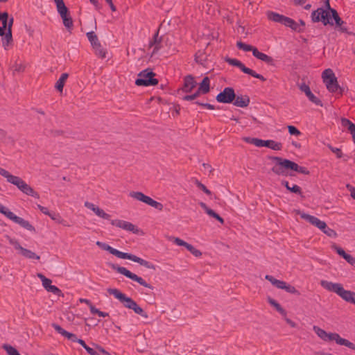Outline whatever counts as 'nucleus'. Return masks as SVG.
<instances>
[{
	"label": "nucleus",
	"mask_w": 355,
	"mask_h": 355,
	"mask_svg": "<svg viewBox=\"0 0 355 355\" xmlns=\"http://www.w3.org/2000/svg\"><path fill=\"white\" fill-rule=\"evenodd\" d=\"M64 26L69 30H71L73 26V19L71 16L62 21Z\"/></svg>",
	"instance_id": "nucleus-46"
},
{
	"label": "nucleus",
	"mask_w": 355,
	"mask_h": 355,
	"mask_svg": "<svg viewBox=\"0 0 355 355\" xmlns=\"http://www.w3.org/2000/svg\"><path fill=\"white\" fill-rule=\"evenodd\" d=\"M68 77L69 74L67 73H63L61 74L60 78L57 80L55 85V87L58 91L60 92H62L64 85Z\"/></svg>",
	"instance_id": "nucleus-28"
},
{
	"label": "nucleus",
	"mask_w": 355,
	"mask_h": 355,
	"mask_svg": "<svg viewBox=\"0 0 355 355\" xmlns=\"http://www.w3.org/2000/svg\"><path fill=\"white\" fill-rule=\"evenodd\" d=\"M322 78L329 92L338 93L340 95H343L344 89L338 85L337 78L331 69L324 70L322 73Z\"/></svg>",
	"instance_id": "nucleus-6"
},
{
	"label": "nucleus",
	"mask_w": 355,
	"mask_h": 355,
	"mask_svg": "<svg viewBox=\"0 0 355 355\" xmlns=\"http://www.w3.org/2000/svg\"><path fill=\"white\" fill-rule=\"evenodd\" d=\"M236 98L234 90L232 87H225L223 92H220L216 97L218 103H231Z\"/></svg>",
	"instance_id": "nucleus-12"
},
{
	"label": "nucleus",
	"mask_w": 355,
	"mask_h": 355,
	"mask_svg": "<svg viewBox=\"0 0 355 355\" xmlns=\"http://www.w3.org/2000/svg\"><path fill=\"white\" fill-rule=\"evenodd\" d=\"M3 348L8 355H20L17 349L10 345H3Z\"/></svg>",
	"instance_id": "nucleus-38"
},
{
	"label": "nucleus",
	"mask_w": 355,
	"mask_h": 355,
	"mask_svg": "<svg viewBox=\"0 0 355 355\" xmlns=\"http://www.w3.org/2000/svg\"><path fill=\"white\" fill-rule=\"evenodd\" d=\"M159 30L157 29L149 43V47H153L152 55L156 54L162 47V37H159Z\"/></svg>",
	"instance_id": "nucleus-19"
},
{
	"label": "nucleus",
	"mask_w": 355,
	"mask_h": 355,
	"mask_svg": "<svg viewBox=\"0 0 355 355\" xmlns=\"http://www.w3.org/2000/svg\"><path fill=\"white\" fill-rule=\"evenodd\" d=\"M234 101V105L239 107H246L250 103V98L248 96H238Z\"/></svg>",
	"instance_id": "nucleus-26"
},
{
	"label": "nucleus",
	"mask_w": 355,
	"mask_h": 355,
	"mask_svg": "<svg viewBox=\"0 0 355 355\" xmlns=\"http://www.w3.org/2000/svg\"><path fill=\"white\" fill-rule=\"evenodd\" d=\"M108 265L110 266V268L112 270H116L117 272H119L121 275H123L126 277H128L135 282H137L140 285H141L146 288L153 290L154 287L151 284L147 283L143 278H141V277L137 276L136 274L130 272L125 267H122V266H119L117 264H114V263H108Z\"/></svg>",
	"instance_id": "nucleus-7"
},
{
	"label": "nucleus",
	"mask_w": 355,
	"mask_h": 355,
	"mask_svg": "<svg viewBox=\"0 0 355 355\" xmlns=\"http://www.w3.org/2000/svg\"><path fill=\"white\" fill-rule=\"evenodd\" d=\"M268 302L270 305L273 306L277 311H278L282 315L286 316V311L282 306L274 299L268 298Z\"/></svg>",
	"instance_id": "nucleus-32"
},
{
	"label": "nucleus",
	"mask_w": 355,
	"mask_h": 355,
	"mask_svg": "<svg viewBox=\"0 0 355 355\" xmlns=\"http://www.w3.org/2000/svg\"><path fill=\"white\" fill-rule=\"evenodd\" d=\"M130 196L137 200L143 202L155 208L156 209H157L159 211H162L164 208V206L162 203L154 200L150 197L144 195L142 192L132 191L130 193Z\"/></svg>",
	"instance_id": "nucleus-11"
},
{
	"label": "nucleus",
	"mask_w": 355,
	"mask_h": 355,
	"mask_svg": "<svg viewBox=\"0 0 355 355\" xmlns=\"http://www.w3.org/2000/svg\"><path fill=\"white\" fill-rule=\"evenodd\" d=\"M288 130L290 135L300 136L302 133L301 132L293 125H288Z\"/></svg>",
	"instance_id": "nucleus-50"
},
{
	"label": "nucleus",
	"mask_w": 355,
	"mask_h": 355,
	"mask_svg": "<svg viewBox=\"0 0 355 355\" xmlns=\"http://www.w3.org/2000/svg\"><path fill=\"white\" fill-rule=\"evenodd\" d=\"M288 191L291 193L300 195L302 196V191L300 187L297 184H293L292 187H290V189Z\"/></svg>",
	"instance_id": "nucleus-48"
},
{
	"label": "nucleus",
	"mask_w": 355,
	"mask_h": 355,
	"mask_svg": "<svg viewBox=\"0 0 355 355\" xmlns=\"http://www.w3.org/2000/svg\"><path fill=\"white\" fill-rule=\"evenodd\" d=\"M111 224L117 227L121 228L128 232H131L134 234H139L141 231L137 226L131 223L130 222L123 220H112Z\"/></svg>",
	"instance_id": "nucleus-13"
},
{
	"label": "nucleus",
	"mask_w": 355,
	"mask_h": 355,
	"mask_svg": "<svg viewBox=\"0 0 355 355\" xmlns=\"http://www.w3.org/2000/svg\"><path fill=\"white\" fill-rule=\"evenodd\" d=\"M201 191L205 192L207 196H209L210 199L213 198V194L210 190H209L203 184L201 183Z\"/></svg>",
	"instance_id": "nucleus-57"
},
{
	"label": "nucleus",
	"mask_w": 355,
	"mask_h": 355,
	"mask_svg": "<svg viewBox=\"0 0 355 355\" xmlns=\"http://www.w3.org/2000/svg\"><path fill=\"white\" fill-rule=\"evenodd\" d=\"M95 214L98 216L106 220H110L111 218V216L110 214L105 213L102 209L99 207H96Z\"/></svg>",
	"instance_id": "nucleus-41"
},
{
	"label": "nucleus",
	"mask_w": 355,
	"mask_h": 355,
	"mask_svg": "<svg viewBox=\"0 0 355 355\" xmlns=\"http://www.w3.org/2000/svg\"><path fill=\"white\" fill-rule=\"evenodd\" d=\"M173 242H174V243H175L176 245H178L179 246H184L185 247L186 245H187V242L180 239V238H173Z\"/></svg>",
	"instance_id": "nucleus-56"
},
{
	"label": "nucleus",
	"mask_w": 355,
	"mask_h": 355,
	"mask_svg": "<svg viewBox=\"0 0 355 355\" xmlns=\"http://www.w3.org/2000/svg\"><path fill=\"white\" fill-rule=\"evenodd\" d=\"M301 218L306 220L311 225L317 227L320 230H322V229H325L326 227V223L320 220L318 218L314 216L303 213L302 214H301Z\"/></svg>",
	"instance_id": "nucleus-16"
},
{
	"label": "nucleus",
	"mask_w": 355,
	"mask_h": 355,
	"mask_svg": "<svg viewBox=\"0 0 355 355\" xmlns=\"http://www.w3.org/2000/svg\"><path fill=\"white\" fill-rule=\"evenodd\" d=\"M155 73L151 69H146L141 71L138 74V78L135 80V85L137 86H154L159 83L157 78H155Z\"/></svg>",
	"instance_id": "nucleus-8"
},
{
	"label": "nucleus",
	"mask_w": 355,
	"mask_h": 355,
	"mask_svg": "<svg viewBox=\"0 0 355 355\" xmlns=\"http://www.w3.org/2000/svg\"><path fill=\"white\" fill-rule=\"evenodd\" d=\"M313 331L319 338L325 341L328 334L326 331L317 326L313 327Z\"/></svg>",
	"instance_id": "nucleus-37"
},
{
	"label": "nucleus",
	"mask_w": 355,
	"mask_h": 355,
	"mask_svg": "<svg viewBox=\"0 0 355 355\" xmlns=\"http://www.w3.org/2000/svg\"><path fill=\"white\" fill-rule=\"evenodd\" d=\"M21 255L30 259H40V256L37 255L35 252L30 250L24 248L21 252Z\"/></svg>",
	"instance_id": "nucleus-36"
},
{
	"label": "nucleus",
	"mask_w": 355,
	"mask_h": 355,
	"mask_svg": "<svg viewBox=\"0 0 355 355\" xmlns=\"http://www.w3.org/2000/svg\"><path fill=\"white\" fill-rule=\"evenodd\" d=\"M8 13L7 12H0V21L2 23V26L7 28Z\"/></svg>",
	"instance_id": "nucleus-45"
},
{
	"label": "nucleus",
	"mask_w": 355,
	"mask_h": 355,
	"mask_svg": "<svg viewBox=\"0 0 355 355\" xmlns=\"http://www.w3.org/2000/svg\"><path fill=\"white\" fill-rule=\"evenodd\" d=\"M48 216L53 220L58 223H60L61 216L59 214L55 213L54 211H50Z\"/></svg>",
	"instance_id": "nucleus-53"
},
{
	"label": "nucleus",
	"mask_w": 355,
	"mask_h": 355,
	"mask_svg": "<svg viewBox=\"0 0 355 355\" xmlns=\"http://www.w3.org/2000/svg\"><path fill=\"white\" fill-rule=\"evenodd\" d=\"M334 340L337 344L340 345H344L352 350L355 351V344L350 342L349 340L343 338L337 333H328L325 341H333Z\"/></svg>",
	"instance_id": "nucleus-14"
},
{
	"label": "nucleus",
	"mask_w": 355,
	"mask_h": 355,
	"mask_svg": "<svg viewBox=\"0 0 355 355\" xmlns=\"http://www.w3.org/2000/svg\"><path fill=\"white\" fill-rule=\"evenodd\" d=\"M10 244H12V245L14 246V248H15V250H20V252H21L23 251V250L24 249V248H23V247L19 244V243L17 241H16V240H15V241H13V240H10Z\"/></svg>",
	"instance_id": "nucleus-55"
},
{
	"label": "nucleus",
	"mask_w": 355,
	"mask_h": 355,
	"mask_svg": "<svg viewBox=\"0 0 355 355\" xmlns=\"http://www.w3.org/2000/svg\"><path fill=\"white\" fill-rule=\"evenodd\" d=\"M322 231L330 237L334 236L336 234V232L334 230L329 227L327 225L325 229H322Z\"/></svg>",
	"instance_id": "nucleus-54"
},
{
	"label": "nucleus",
	"mask_w": 355,
	"mask_h": 355,
	"mask_svg": "<svg viewBox=\"0 0 355 355\" xmlns=\"http://www.w3.org/2000/svg\"><path fill=\"white\" fill-rule=\"evenodd\" d=\"M94 50V53L96 55H97L98 58L104 59L106 58L107 51L105 49H104L101 43L97 44L96 46H94L92 47Z\"/></svg>",
	"instance_id": "nucleus-29"
},
{
	"label": "nucleus",
	"mask_w": 355,
	"mask_h": 355,
	"mask_svg": "<svg viewBox=\"0 0 355 355\" xmlns=\"http://www.w3.org/2000/svg\"><path fill=\"white\" fill-rule=\"evenodd\" d=\"M6 217L30 232H36L35 228L28 220H26L24 218L16 216L11 211L7 213Z\"/></svg>",
	"instance_id": "nucleus-15"
},
{
	"label": "nucleus",
	"mask_w": 355,
	"mask_h": 355,
	"mask_svg": "<svg viewBox=\"0 0 355 355\" xmlns=\"http://www.w3.org/2000/svg\"><path fill=\"white\" fill-rule=\"evenodd\" d=\"M0 175L3 177L6 178L7 181L10 183V182L12 180V179L15 178V175H13L10 174L8 171L6 169L0 167Z\"/></svg>",
	"instance_id": "nucleus-40"
},
{
	"label": "nucleus",
	"mask_w": 355,
	"mask_h": 355,
	"mask_svg": "<svg viewBox=\"0 0 355 355\" xmlns=\"http://www.w3.org/2000/svg\"><path fill=\"white\" fill-rule=\"evenodd\" d=\"M185 248L196 257H200V250L196 249L193 245L187 243Z\"/></svg>",
	"instance_id": "nucleus-51"
},
{
	"label": "nucleus",
	"mask_w": 355,
	"mask_h": 355,
	"mask_svg": "<svg viewBox=\"0 0 355 355\" xmlns=\"http://www.w3.org/2000/svg\"><path fill=\"white\" fill-rule=\"evenodd\" d=\"M266 15L268 19L272 21L279 23L298 33L304 31L303 27L305 26V22L303 20L300 21V26L294 19L273 11H268Z\"/></svg>",
	"instance_id": "nucleus-4"
},
{
	"label": "nucleus",
	"mask_w": 355,
	"mask_h": 355,
	"mask_svg": "<svg viewBox=\"0 0 355 355\" xmlns=\"http://www.w3.org/2000/svg\"><path fill=\"white\" fill-rule=\"evenodd\" d=\"M270 159L275 162V165L272 168V171L277 175H284L285 170L291 169L299 173L309 175L310 173L307 168L299 166L295 162L279 157H271Z\"/></svg>",
	"instance_id": "nucleus-1"
},
{
	"label": "nucleus",
	"mask_w": 355,
	"mask_h": 355,
	"mask_svg": "<svg viewBox=\"0 0 355 355\" xmlns=\"http://www.w3.org/2000/svg\"><path fill=\"white\" fill-rule=\"evenodd\" d=\"M346 261L352 266L355 267V257H352V255H349V257H347Z\"/></svg>",
	"instance_id": "nucleus-63"
},
{
	"label": "nucleus",
	"mask_w": 355,
	"mask_h": 355,
	"mask_svg": "<svg viewBox=\"0 0 355 355\" xmlns=\"http://www.w3.org/2000/svg\"><path fill=\"white\" fill-rule=\"evenodd\" d=\"M246 74L250 75L251 76L258 78L261 81H266V80L262 75L257 73L255 71L251 69H249L248 73H247Z\"/></svg>",
	"instance_id": "nucleus-49"
},
{
	"label": "nucleus",
	"mask_w": 355,
	"mask_h": 355,
	"mask_svg": "<svg viewBox=\"0 0 355 355\" xmlns=\"http://www.w3.org/2000/svg\"><path fill=\"white\" fill-rule=\"evenodd\" d=\"M85 207L92 210L94 213L96 211V207H98L97 206H96L95 205H94L93 203L92 202H89L88 201H86L85 202Z\"/></svg>",
	"instance_id": "nucleus-58"
},
{
	"label": "nucleus",
	"mask_w": 355,
	"mask_h": 355,
	"mask_svg": "<svg viewBox=\"0 0 355 355\" xmlns=\"http://www.w3.org/2000/svg\"><path fill=\"white\" fill-rule=\"evenodd\" d=\"M246 141L248 143L253 144L257 147H266V140H263L258 138H247Z\"/></svg>",
	"instance_id": "nucleus-34"
},
{
	"label": "nucleus",
	"mask_w": 355,
	"mask_h": 355,
	"mask_svg": "<svg viewBox=\"0 0 355 355\" xmlns=\"http://www.w3.org/2000/svg\"><path fill=\"white\" fill-rule=\"evenodd\" d=\"M300 89L302 92L305 93L306 96L311 102L317 105H322V101L311 92L310 87L308 85L302 83L300 86Z\"/></svg>",
	"instance_id": "nucleus-17"
},
{
	"label": "nucleus",
	"mask_w": 355,
	"mask_h": 355,
	"mask_svg": "<svg viewBox=\"0 0 355 355\" xmlns=\"http://www.w3.org/2000/svg\"><path fill=\"white\" fill-rule=\"evenodd\" d=\"M52 327L55 330V331L57 333L61 334L62 336L67 338L69 340L74 342V343L78 342L79 338H78V337L76 336V334L66 331L65 329H64L62 327H61L59 324H58L56 323H53Z\"/></svg>",
	"instance_id": "nucleus-20"
},
{
	"label": "nucleus",
	"mask_w": 355,
	"mask_h": 355,
	"mask_svg": "<svg viewBox=\"0 0 355 355\" xmlns=\"http://www.w3.org/2000/svg\"><path fill=\"white\" fill-rule=\"evenodd\" d=\"M329 148L331 150V151L336 155L337 158H341L343 155L342 150L336 147H333L331 146H329Z\"/></svg>",
	"instance_id": "nucleus-52"
},
{
	"label": "nucleus",
	"mask_w": 355,
	"mask_h": 355,
	"mask_svg": "<svg viewBox=\"0 0 355 355\" xmlns=\"http://www.w3.org/2000/svg\"><path fill=\"white\" fill-rule=\"evenodd\" d=\"M37 208L40 209L41 212H42L44 214L47 215L49 214V211L47 207L42 206L40 205H37Z\"/></svg>",
	"instance_id": "nucleus-62"
},
{
	"label": "nucleus",
	"mask_w": 355,
	"mask_h": 355,
	"mask_svg": "<svg viewBox=\"0 0 355 355\" xmlns=\"http://www.w3.org/2000/svg\"><path fill=\"white\" fill-rule=\"evenodd\" d=\"M254 56L256 58L266 62V64H268L269 65H271V66L275 65V60L272 57H270L262 52H260L257 49L255 51H254Z\"/></svg>",
	"instance_id": "nucleus-22"
},
{
	"label": "nucleus",
	"mask_w": 355,
	"mask_h": 355,
	"mask_svg": "<svg viewBox=\"0 0 355 355\" xmlns=\"http://www.w3.org/2000/svg\"><path fill=\"white\" fill-rule=\"evenodd\" d=\"M265 279L269 281L274 286L279 289L284 290L287 284L286 282L277 279L273 276L269 275H266Z\"/></svg>",
	"instance_id": "nucleus-25"
},
{
	"label": "nucleus",
	"mask_w": 355,
	"mask_h": 355,
	"mask_svg": "<svg viewBox=\"0 0 355 355\" xmlns=\"http://www.w3.org/2000/svg\"><path fill=\"white\" fill-rule=\"evenodd\" d=\"M85 350L89 355H100L99 352H98L95 349H93L89 346L86 347Z\"/></svg>",
	"instance_id": "nucleus-59"
},
{
	"label": "nucleus",
	"mask_w": 355,
	"mask_h": 355,
	"mask_svg": "<svg viewBox=\"0 0 355 355\" xmlns=\"http://www.w3.org/2000/svg\"><path fill=\"white\" fill-rule=\"evenodd\" d=\"M58 12L60 16L64 14H67L69 12L68 8L65 6L64 3L56 5Z\"/></svg>",
	"instance_id": "nucleus-43"
},
{
	"label": "nucleus",
	"mask_w": 355,
	"mask_h": 355,
	"mask_svg": "<svg viewBox=\"0 0 355 355\" xmlns=\"http://www.w3.org/2000/svg\"><path fill=\"white\" fill-rule=\"evenodd\" d=\"M325 10L324 9V11L325 12H328V15H331V10H335L334 8H331V6H330V3H329V0H327L325 1Z\"/></svg>",
	"instance_id": "nucleus-61"
},
{
	"label": "nucleus",
	"mask_w": 355,
	"mask_h": 355,
	"mask_svg": "<svg viewBox=\"0 0 355 355\" xmlns=\"http://www.w3.org/2000/svg\"><path fill=\"white\" fill-rule=\"evenodd\" d=\"M3 47L6 50L8 47L13 44L12 31H7L3 37H1Z\"/></svg>",
	"instance_id": "nucleus-27"
},
{
	"label": "nucleus",
	"mask_w": 355,
	"mask_h": 355,
	"mask_svg": "<svg viewBox=\"0 0 355 355\" xmlns=\"http://www.w3.org/2000/svg\"><path fill=\"white\" fill-rule=\"evenodd\" d=\"M347 187L350 191V195L352 198L355 200V188L352 186H350L349 184H347Z\"/></svg>",
	"instance_id": "nucleus-64"
},
{
	"label": "nucleus",
	"mask_w": 355,
	"mask_h": 355,
	"mask_svg": "<svg viewBox=\"0 0 355 355\" xmlns=\"http://www.w3.org/2000/svg\"><path fill=\"white\" fill-rule=\"evenodd\" d=\"M200 95V86L196 89L193 94H186L182 98L184 101H193L195 100Z\"/></svg>",
	"instance_id": "nucleus-39"
},
{
	"label": "nucleus",
	"mask_w": 355,
	"mask_h": 355,
	"mask_svg": "<svg viewBox=\"0 0 355 355\" xmlns=\"http://www.w3.org/2000/svg\"><path fill=\"white\" fill-rule=\"evenodd\" d=\"M236 46L239 49H241L245 52L252 51L253 55H254V51H255L257 49L255 46H253L250 44H247L245 43L242 42L241 41L237 42Z\"/></svg>",
	"instance_id": "nucleus-31"
},
{
	"label": "nucleus",
	"mask_w": 355,
	"mask_h": 355,
	"mask_svg": "<svg viewBox=\"0 0 355 355\" xmlns=\"http://www.w3.org/2000/svg\"><path fill=\"white\" fill-rule=\"evenodd\" d=\"M338 31L344 33H347L349 35H353V33L349 31V28L347 26V24L346 21H343L342 24L337 28Z\"/></svg>",
	"instance_id": "nucleus-44"
},
{
	"label": "nucleus",
	"mask_w": 355,
	"mask_h": 355,
	"mask_svg": "<svg viewBox=\"0 0 355 355\" xmlns=\"http://www.w3.org/2000/svg\"><path fill=\"white\" fill-rule=\"evenodd\" d=\"M113 255L120 259L131 260L134 262L139 263L141 266H143L147 268L155 270V266L153 263L145 259H143L135 254L127 252H123L116 249Z\"/></svg>",
	"instance_id": "nucleus-9"
},
{
	"label": "nucleus",
	"mask_w": 355,
	"mask_h": 355,
	"mask_svg": "<svg viewBox=\"0 0 355 355\" xmlns=\"http://www.w3.org/2000/svg\"><path fill=\"white\" fill-rule=\"evenodd\" d=\"M320 285L324 289L336 293L345 301L355 304V293L351 291L345 290L342 284L339 283H333L327 280H322L320 282Z\"/></svg>",
	"instance_id": "nucleus-5"
},
{
	"label": "nucleus",
	"mask_w": 355,
	"mask_h": 355,
	"mask_svg": "<svg viewBox=\"0 0 355 355\" xmlns=\"http://www.w3.org/2000/svg\"><path fill=\"white\" fill-rule=\"evenodd\" d=\"M201 207L210 216L217 220L221 225L224 224V219L213 209L209 208L205 203L201 202Z\"/></svg>",
	"instance_id": "nucleus-23"
},
{
	"label": "nucleus",
	"mask_w": 355,
	"mask_h": 355,
	"mask_svg": "<svg viewBox=\"0 0 355 355\" xmlns=\"http://www.w3.org/2000/svg\"><path fill=\"white\" fill-rule=\"evenodd\" d=\"M197 83L191 75H188L184 77V83L181 88V91L184 93L191 92V90L196 87Z\"/></svg>",
	"instance_id": "nucleus-18"
},
{
	"label": "nucleus",
	"mask_w": 355,
	"mask_h": 355,
	"mask_svg": "<svg viewBox=\"0 0 355 355\" xmlns=\"http://www.w3.org/2000/svg\"><path fill=\"white\" fill-rule=\"evenodd\" d=\"M10 183L15 185L24 194L32 196L37 199L40 198L39 193L21 178L15 176Z\"/></svg>",
	"instance_id": "nucleus-10"
},
{
	"label": "nucleus",
	"mask_w": 355,
	"mask_h": 355,
	"mask_svg": "<svg viewBox=\"0 0 355 355\" xmlns=\"http://www.w3.org/2000/svg\"><path fill=\"white\" fill-rule=\"evenodd\" d=\"M226 62L232 66H234L239 68L241 70V71H243L244 73H248V70L250 68L245 67V64L240 60L236 58H227Z\"/></svg>",
	"instance_id": "nucleus-24"
},
{
	"label": "nucleus",
	"mask_w": 355,
	"mask_h": 355,
	"mask_svg": "<svg viewBox=\"0 0 355 355\" xmlns=\"http://www.w3.org/2000/svg\"><path fill=\"white\" fill-rule=\"evenodd\" d=\"M86 35L92 47L100 43L97 35L94 31L87 33Z\"/></svg>",
	"instance_id": "nucleus-35"
},
{
	"label": "nucleus",
	"mask_w": 355,
	"mask_h": 355,
	"mask_svg": "<svg viewBox=\"0 0 355 355\" xmlns=\"http://www.w3.org/2000/svg\"><path fill=\"white\" fill-rule=\"evenodd\" d=\"M107 291L110 295H113L125 308L133 310L135 313L144 318H148L147 313L145 312L135 300L131 297L126 296L117 288H109L107 289Z\"/></svg>",
	"instance_id": "nucleus-3"
},
{
	"label": "nucleus",
	"mask_w": 355,
	"mask_h": 355,
	"mask_svg": "<svg viewBox=\"0 0 355 355\" xmlns=\"http://www.w3.org/2000/svg\"><path fill=\"white\" fill-rule=\"evenodd\" d=\"M210 91V79L205 76L201 80V94H206Z\"/></svg>",
	"instance_id": "nucleus-30"
},
{
	"label": "nucleus",
	"mask_w": 355,
	"mask_h": 355,
	"mask_svg": "<svg viewBox=\"0 0 355 355\" xmlns=\"http://www.w3.org/2000/svg\"><path fill=\"white\" fill-rule=\"evenodd\" d=\"M266 147L274 150H280L282 148V144L274 140H266Z\"/></svg>",
	"instance_id": "nucleus-33"
},
{
	"label": "nucleus",
	"mask_w": 355,
	"mask_h": 355,
	"mask_svg": "<svg viewBox=\"0 0 355 355\" xmlns=\"http://www.w3.org/2000/svg\"><path fill=\"white\" fill-rule=\"evenodd\" d=\"M51 283H52V281L50 279L46 278L45 279H43L42 286L47 291V288H49V286H51Z\"/></svg>",
	"instance_id": "nucleus-60"
},
{
	"label": "nucleus",
	"mask_w": 355,
	"mask_h": 355,
	"mask_svg": "<svg viewBox=\"0 0 355 355\" xmlns=\"http://www.w3.org/2000/svg\"><path fill=\"white\" fill-rule=\"evenodd\" d=\"M284 290L288 293L295 294L297 295H300L299 291L297 290L293 286H291L290 284H286Z\"/></svg>",
	"instance_id": "nucleus-47"
},
{
	"label": "nucleus",
	"mask_w": 355,
	"mask_h": 355,
	"mask_svg": "<svg viewBox=\"0 0 355 355\" xmlns=\"http://www.w3.org/2000/svg\"><path fill=\"white\" fill-rule=\"evenodd\" d=\"M47 291L51 292L58 296H62V297L64 296L62 291L59 288H58L56 286H54V285H51V286H49V288H47Z\"/></svg>",
	"instance_id": "nucleus-42"
},
{
	"label": "nucleus",
	"mask_w": 355,
	"mask_h": 355,
	"mask_svg": "<svg viewBox=\"0 0 355 355\" xmlns=\"http://www.w3.org/2000/svg\"><path fill=\"white\" fill-rule=\"evenodd\" d=\"M341 125L347 129L348 132L352 135V140L355 144V124L346 118L341 119Z\"/></svg>",
	"instance_id": "nucleus-21"
},
{
	"label": "nucleus",
	"mask_w": 355,
	"mask_h": 355,
	"mask_svg": "<svg viewBox=\"0 0 355 355\" xmlns=\"http://www.w3.org/2000/svg\"><path fill=\"white\" fill-rule=\"evenodd\" d=\"M331 14L328 15V12L324 11V8H319L311 13V20L313 22L322 21L326 26H335L338 28L343 22V20L340 17L336 10H331Z\"/></svg>",
	"instance_id": "nucleus-2"
}]
</instances>
